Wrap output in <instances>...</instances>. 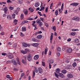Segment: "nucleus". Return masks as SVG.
<instances>
[{"label": "nucleus", "mask_w": 80, "mask_h": 80, "mask_svg": "<svg viewBox=\"0 0 80 80\" xmlns=\"http://www.w3.org/2000/svg\"><path fill=\"white\" fill-rule=\"evenodd\" d=\"M55 75L56 77H57V78H58V77H59L62 78H65V76H64V74L62 73H59L58 75V74H57L56 73H55Z\"/></svg>", "instance_id": "1"}, {"label": "nucleus", "mask_w": 80, "mask_h": 80, "mask_svg": "<svg viewBox=\"0 0 80 80\" xmlns=\"http://www.w3.org/2000/svg\"><path fill=\"white\" fill-rule=\"evenodd\" d=\"M36 73H38V69L36 67H34V70H33V71L32 72L33 73V78H34V77L35 76V72Z\"/></svg>", "instance_id": "2"}, {"label": "nucleus", "mask_w": 80, "mask_h": 80, "mask_svg": "<svg viewBox=\"0 0 80 80\" xmlns=\"http://www.w3.org/2000/svg\"><path fill=\"white\" fill-rule=\"evenodd\" d=\"M27 60L28 61L30 62L32 60V56H31V55L29 54L28 55L27 57Z\"/></svg>", "instance_id": "3"}, {"label": "nucleus", "mask_w": 80, "mask_h": 80, "mask_svg": "<svg viewBox=\"0 0 80 80\" xmlns=\"http://www.w3.org/2000/svg\"><path fill=\"white\" fill-rule=\"evenodd\" d=\"M72 20H75L77 22H79V17L77 16H75L72 18Z\"/></svg>", "instance_id": "4"}, {"label": "nucleus", "mask_w": 80, "mask_h": 80, "mask_svg": "<svg viewBox=\"0 0 80 80\" xmlns=\"http://www.w3.org/2000/svg\"><path fill=\"white\" fill-rule=\"evenodd\" d=\"M58 11L59 12V13H61L63 10V3L62 4V5L61 7V9L60 8L58 9Z\"/></svg>", "instance_id": "5"}, {"label": "nucleus", "mask_w": 80, "mask_h": 80, "mask_svg": "<svg viewBox=\"0 0 80 80\" xmlns=\"http://www.w3.org/2000/svg\"><path fill=\"white\" fill-rule=\"evenodd\" d=\"M22 47H30V45L29 44H28L27 43H26L25 42H23L22 43Z\"/></svg>", "instance_id": "6"}, {"label": "nucleus", "mask_w": 80, "mask_h": 80, "mask_svg": "<svg viewBox=\"0 0 80 80\" xmlns=\"http://www.w3.org/2000/svg\"><path fill=\"white\" fill-rule=\"evenodd\" d=\"M38 70L39 73H40L41 74L42 73H43V69H42V68H38Z\"/></svg>", "instance_id": "7"}, {"label": "nucleus", "mask_w": 80, "mask_h": 80, "mask_svg": "<svg viewBox=\"0 0 80 80\" xmlns=\"http://www.w3.org/2000/svg\"><path fill=\"white\" fill-rule=\"evenodd\" d=\"M8 58H9L10 59L13 58V54L11 53H9L8 55Z\"/></svg>", "instance_id": "8"}, {"label": "nucleus", "mask_w": 80, "mask_h": 80, "mask_svg": "<svg viewBox=\"0 0 80 80\" xmlns=\"http://www.w3.org/2000/svg\"><path fill=\"white\" fill-rule=\"evenodd\" d=\"M12 62L13 63V65H17V63L16 61L14 59H12Z\"/></svg>", "instance_id": "9"}, {"label": "nucleus", "mask_w": 80, "mask_h": 80, "mask_svg": "<svg viewBox=\"0 0 80 80\" xmlns=\"http://www.w3.org/2000/svg\"><path fill=\"white\" fill-rule=\"evenodd\" d=\"M38 58H39V56L38 55H36L34 57L33 59L35 60H37V59H38Z\"/></svg>", "instance_id": "10"}, {"label": "nucleus", "mask_w": 80, "mask_h": 80, "mask_svg": "<svg viewBox=\"0 0 80 80\" xmlns=\"http://www.w3.org/2000/svg\"><path fill=\"white\" fill-rule=\"evenodd\" d=\"M32 46H33L34 47H37L38 46V44L37 43H34L32 44Z\"/></svg>", "instance_id": "11"}, {"label": "nucleus", "mask_w": 80, "mask_h": 80, "mask_svg": "<svg viewBox=\"0 0 80 80\" xmlns=\"http://www.w3.org/2000/svg\"><path fill=\"white\" fill-rule=\"evenodd\" d=\"M4 13L6 14H7V11H8V8H7L5 7L4 9Z\"/></svg>", "instance_id": "12"}, {"label": "nucleus", "mask_w": 80, "mask_h": 80, "mask_svg": "<svg viewBox=\"0 0 80 80\" xmlns=\"http://www.w3.org/2000/svg\"><path fill=\"white\" fill-rule=\"evenodd\" d=\"M79 3H72L71 4V5H73V6H78V4Z\"/></svg>", "instance_id": "13"}, {"label": "nucleus", "mask_w": 80, "mask_h": 80, "mask_svg": "<svg viewBox=\"0 0 80 80\" xmlns=\"http://www.w3.org/2000/svg\"><path fill=\"white\" fill-rule=\"evenodd\" d=\"M28 21H22L21 24L22 25H24L25 23H28Z\"/></svg>", "instance_id": "14"}, {"label": "nucleus", "mask_w": 80, "mask_h": 80, "mask_svg": "<svg viewBox=\"0 0 80 80\" xmlns=\"http://www.w3.org/2000/svg\"><path fill=\"white\" fill-rule=\"evenodd\" d=\"M7 18L8 20H12V16L11 15H8L7 17Z\"/></svg>", "instance_id": "15"}, {"label": "nucleus", "mask_w": 80, "mask_h": 80, "mask_svg": "<svg viewBox=\"0 0 80 80\" xmlns=\"http://www.w3.org/2000/svg\"><path fill=\"white\" fill-rule=\"evenodd\" d=\"M42 38V35H39L37 36L38 39H41Z\"/></svg>", "instance_id": "16"}, {"label": "nucleus", "mask_w": 80, "mask_h": 80, "mask_svg": "<svg viewBox=\"0 0 80 80\" xmlns=\"http://www.w3.org/2000/svg\"><path fill=\"white\" fill-rule=\"evenodd\" d=\"M22 32H25V31L27 30V29L26 28H25V27H22Z\"/></svg>", "instance_id": "17"}, {"label": "nucleus", "mask_w": 80, "mask_h": 80, "mask_svg": "<svg viewBox=\"0 0 80 80\" xmlns=\"http://www.w3.org/2000/svg\"><path fill=\"white\" fill-rule=\"evenodd\" d=\"M17 23H18V20L16 19H14L13 21V23L16 25L17 24Z\"/></svg>", "instance_id": "18"}, {"label": "nucleus", "mask_w": 80, "mask_h": 80, "mask_svg": "<svg viewBox=\"0 0 80 80\" xmlns=\"http://www.w3.org/2000/svg\"><path fill=\"white\" fill-rule=\"evenodd\" d=\"M65 62L66 63H69L70 62V59H68V58H67L65 61Z\"/></svg>", "instance_id": "19"}, {"label": "nucleus", "mask_w": 80, "mask_h": 80, "mask_svg": "<svg viewBox=\"0 0 80 80\" xmlns=\"http://www.w3.org/2000/svg\"><path fill=\"white\" fill-rule=\"evenodd\" d=\"M22 63L23 64H25V65H27V61L24 59H22Z\"/></svg>", "instance_id": "20"}, {"label": "nucleus", "mask_w": 80, "mask_h": 80, "mask_svg": "<svg viewBox=\"0 0 80 80\" xmlns=\"http://www.w3.org/2000/svg\"><path fill=\"white\" fill-rule=\"evenodd\" d=\"M21 53H22V54H25L27 53V52L25 51L22 50H21Z\"/></svg>", "instance_id": "21"}, {"label": "nucleus", "mask_w": 80, "mask_h": 80, "mask_svg": "<svg viewBox=\"0 0 80 80\" xmlns=\"http://www.w3.org/2000/svg\"><path fill=\"white\" fill-rule=\"evenodd\" d=\"M39 5L40 4H39V3L36 2L35 4V7H38L39 6Z\"/></svg>", "instance_id": "22"}, {"label": "nucleus", "mask_w": 80, "mask_h": 80, "mask_svg": "<svg viewBox=\"0 0 80 80\" xmlns=\"http://www.w3.org/2000/svg\"><path fill=\"white\" fill-rule=\"evenodd\" d=\"M32 40L33 42H38V40L35 39V38H32Z\"/></svg>", "instance_id": "23"}, {"label": "nucleus", "mask_w": 80, "mask_h": 80, "mask_svg": "<svg viewBox=\"0 0 80 80\" xmlns=\"http://www.w3.org/2000/svg\"><path fill=\"white\" fill-rule=\"evenodd\" d=\"M75 43H78L79 42V39L77 38H76L75 39Z\"/></svg>", "instance_id": "24"}, {"label": "nucleus", "mask_w": 80, "mask_h": 80, "mask_svg": "<svg viewBox=\"0 0 80 80\" xmlns=\"http://www.w3.org/2000/svg\"><path fill=\"white\" fill-rule=\"evenodd\" d=\"M17 62L18 63L19 65H20V60H19V58H17Z\"/></svg>", "instance_id": "25"}, {"label": "nucleus", "mask_w": 80, "mask_h": 80, "mask_svg": "<svg viewBox=\"0 0 80 80\" xmlns=\"http://www.w3.org/2000/svg\"><path fill=\"white\" fill-rule=\"evenodd\" d=\"M20 17L21 20L23 19V18H24V15H23V14H21Z\"/></svg>", "instance_id": "26"}, {"label": "nucleus", "mask_w": 80, "mask_h": 80, "mask_svg": "<svg viewBox=\"0 0 80 80\" xmlns=\"http://www.w3.org/2000/svg\"><path fill=\"white\" fill-rule=\"evenodd\" d=\"M39 23V24L38 25L39 27H41L42 26H43V23L42 22H41Z\"/></svg>", "instance_id": "27"}, {"label": "nucleus", "mask_w": 80, "mask_h": 80, "mask_svg": "<svg viewBox=\"0 0 80 80\" xmlns=\"http://www.w3.org/2000/svg\"><path fill=\"white\" fill-rule=\"evenodd\" d=\"M57 50L58 52H61L62 50V48H61L60 47H58L57 48Z\"/></svg>", "instance_id": "28"}, {"label": "nucleus", "mask_w": 80, "mask_h": 80, "mask_svg": "<svg viewBox=\"0 0 80 80\" xmlns=\"http://www.w3.org/2000/svg\"><path fill=\"white\" fill-rule=\"evenodd\" d=\"M62 72L63 73H64V74H65V73H67V71H66V70L63 69L62 71Z\"/></svg>", "instance_id": "29"}, {"label": "nucleus", "mask_w": 80, "mask_h": 80, "mask_svg": "<svg viewBox=\"0 0 80 80\" xmlns=\"http://www.w3.org/2000/svg\"><path fill=\"white\" fill-rule=\"evenodd\" d=\"M41 22V20L40 19H38L36 21V22L37 23H40Z\"/></svg>", "instance_id": "30"}, {"label": "nucleus", "mask_w": 80, "mask_h": 80, "mask_svg": "<svg viewBox=\"0 0 80 80\" xmlns=\"http://www.w3.org/2000/svg\"><path fill=\"white\" fill-rule=\"evenodd\" d=\"M73 67H75L77 66V64L76 62H74L72 65Z\"/></svg>", "instance_id": "31"}, {"label": "nucleus", "mask_w": 80, "mask_h": 80, "mask_svg": "<svg viewBox=\"0 0 80 80\" xmlns=\"http://www.w3.org/2000/svg\"><path fill=\"white\" fill-rule=\"evenodd\" d=\"M60 69L59 68H57L56 69V72L58 73L60 72Z\"/></svg>", "instance_id": "32"}, {"label": "nucleus", "mask_w": 80, "mask_h": 80, "mask_svg": "<svg viewBox=\"0 0 80 80\" xmlns=\"http://www.w3.org/2000/svg\"><path fill=\"white\" fill-rule=\"evenodd\" d=\"M49 62L51 64L53 63V59H51L49 61Z\"/></svg>", "instance_id": "33"}, {"label": "nucleus", "mask_w": 80, "mask_h": 80, "mask_svg": "<svg viewBox=\"0 0 80 80\" xmlns=\"http://www.w3.org/2000/svg\"><path fill=\"white\" fill-rule=\"evenodd\" d=\"M52 29L54 31V32H55L56 31V26H54L53 27Z\"/></svg>", "instance_id": "34"}, {"label": "nucleus", "mask_w": 80, "mask_h": 80, "mask_svg": "<svg viewBox=\"0 0 80 80\" xmlns=\"http://www.w3.org/2000/svg\"><path fill=\"white\" fill-rule=\"evenodd\" d=\"M76 34V33L75 32H73L71 33V35L72 36H74V35H75Z\"/></svg>", "instance_id": "35"}, {"label": "nucleus", "mask_w": 80, "mask_h": 80, "mask_svg": "<svg viewBox=\"0 0 80 80\" xmlns=\"http://www.w3.org/2000/svg\"><path fill=\"white\" fill-rule=\"evenodd\" d=\"M58 10H56L55 12V15H56V16H57L58 15Z\"/></svg>", "instance_id": "36"}, {"label": "nucleus", "mask_w": 80, "mask_h": 80, "mask_svg": "<svg viewBox=\"0 0 80 80\" xmlns=\"http://www.w3.org/2000/svg\"><path fill=\"white\" fill-rule=\"evenodd\" d=\"M44 9H45V7H41L39 11H42V10H44Z\"/></svg>", "instance_id": "37"}, {"label": "nucleus", "mask_w": 80, "mask_h": 80, "mask_svg": "<svg viewBox=\"0 0 80 80\" xmlns=\"http://www.w3.org/2000/svg\"><path fill=\"white\" fill-rule=\"evenodd\" d=\"M67 53H70V48H69L67 49Z\"/></svg>", "instance_id": "38"}, {"label": "nucleus", "mask_w": 80, "mask_h": 80, "mask_svg": "<svg viewBox=\"0 0 80 80\" xmlns=\"http://www.w3.org/2000/svg\"><path fill=\"white\" fill-rule=\"evenodd\" d=\"M25 75V73H24L23 72L21 74V78H22V77H23V76Z\"/></svg>", "instance_id": "39"}, {"label": "nucleus", "mask_w": 80, "mask_h": 80, "mask_svg": "<svg viewBox=\"0 0 80 80\" xmlns=\"http://www.w3.org/2000/svg\"><path fill=\"white\" fill-rule=\"evenodd\" d=\"M15 15H15V13L12 14V18L14 19H15Z\"/></svg>", "instance_id": "40"}, {"label": "nucleus", "mask_w": 80, "mask_h": 80, "mask_svg": "<svg viewBox=\"0 0 80 80\" xmlns=\"http://www.w3.org/2000/svg\"><path fill=\"white\" fill-rule=\"evenodd\" d=\"M18 12H19L18 11H17V10H15L14 11V13H16V15H18Z\"/></svg>", "instance_id": "41"}, {"label": "nucleus", "mask_w": 80, "mask_h": 80, "mask_svg": "<svg viewBox=\"0 0 80 80\" xmlns=\"http://www.w3.org/2000/svg\"><path fill=\"white\" fill-rule=\"evenodd\" d=\"M53 33H51V35L50 38H51V39H52V38H53Z\"/></svg>", "instance_id": "42"}, {"label": "nucleus", "mask_w": 80, "mask_h": 80, "mask_svg": "<svg viewBox=\"0 0 80 80\" xmlns=\"http://www.w3.org/2000/svg\"><path fill=\"white\" fill-rule=\"evenodd\" d=\"M20 36H21V37H23L24 36H25V35H24V34H23V33L22 32H20Z\"/></svg>", "instance_id": "43"}, {"label": "nucleus", "mask_w": 80, "mask_h": 80, "mask_svg": "<svg viewBox=\"0 0 80 80\" xmlns=\"http://www.w3.org/2000/svg\"><path fill=\"white\" fill-rule=\"evenodd\" d=\"M2 55L3 56H5V55H7V53L3 52L2 53Z\"/></svg>", "instance_id": "44"}, {"label": "nucleus", "mask_w": 80, "mask_h": 80, "mask_svg": "<svg viewBox=\"0 0 80 80\" xmlns=\"http://www.w3.org/2000/svg\"><path fill=\"white\" fill-rule=\"evenodd\" d=\"M48 8L47 7L45 8V11L46 13L47 12H48Z\"/></svg>", "instance_id": "45"}, {"label": "nucleus", "mask_w": 80, "mask_h": 80, "mask_svg": "<svg viewBox=\"0 0 80 80\" xmlns=\"http://www.w3.org/2000/svg\"><path fill=\"white\" fill-rule=\"evenodd\" d=\"M9 8L10 10H13V9H14L13 7H10Z\"/></svg>", "instance_id": "46"}, {"label": "nucleus", "mask_w": 80, "mask_h": 80, "mask_svg": "<svg viewBox=\"0 0 80 80\" xmlns=\"http://www.w3.org/2000/svg\"><path fill=\"white\" fill-rule=\"evenodd\" d=\"M72 31H79V30L78 29H72Z\"/></svg>", "instance_id": "47"}, {"label": "nucleus", "mask_w": 80, "mask_h": 80, "mask_svg": "<svg viewBox=\"0 0 80 80\" xmlns=\"http://www.w3.org/2000/svg\"><path fill=\"white\" fill-rule=\"evenodd\" d=\"M24 14L27 15L28 14V11L27 10L24 12Z\"/></svg>", "instance_id": "48"}, {"label": "nucleus", "mask_w": 80, "mask_h": 80, "mask_svg": "<svg viewBox=\"0 0 80 80\" xmlns=\"http://www.w3.org/2000/svg\"><path fill=\"white\" fill-rule=\"evenodd\" d=\"M40 20H41L42 21V22H44V21H43V20H44V18H40Z\"/></svg>", "instance_id": "49"}, {"label": "nucleus", "mask_w": 80, "mask_h": 80, "mask_svg": "<svg viewBox=\"0 0 80 80\" xmlns=\"http://www.w3.org/2000/svg\"><path fill=\"white\" fill-rule=\"evenodd\" d=\"M16 10L17 11H18V12H19V11H20V9L19 8H17Z\"/></svg>", "instance_id": "50"}, {"label": "nucleus", "mask_w": 80, "mask_h": 80, "mask_svg": "<svg viewBox=\"0 0 80 80\" xmlns=\"http://www.w3.org/2000/svg\"><path fill=\"white\" fill-rule=\"evenodd\" d=\"M37 33L40 34L42 33V32L41 31H40L37 32Z\"/></svg>", "instance_id": "51"}, {"label": "nucleus", "mask_w": 80, "mask_h": 80, "mask_svg": "<svg viewBox=\"0 0 80 80\" xmlns=\"http://www.w3.org/2000/svg\"><path fill=\"white\" fill-rule=\"evenodd\" d=\"M25 52H26V53H27V52H28V51H29V50L28 49L26 48L25 49Z\"/></svg>", "instance_id": "52"}, {"label": "nucleus", "mask_w": 80, "mask_h": 80, "mask_svg": "<svg viewBox=\"0 0 80 80\" xmlns=\"http://www.w3.org/2000/svg\"><path fill=\"white\" fill-rule=\"evenodd\" d=\"M30 11V12H33V11H34V10L33 8H31V9Z\"/></svg>", "instance_id": "53"}, {"label": "nucleus", "mask_w": 80, "mask_h": 80, "mask_svg": "<svg viewBox=\"0 0 80 80\" xmlns=\"http://www.w3.org/2000/svg\"><path fill=\"white\" fill-rule=\"evenodd\" d=\"M6 77L7 78H10V75H8Z\"/></svg>", "instance_id": "54"}, {"label": "nucleus", "mask_w": 80, "mask_h": 80, "mask_svg": "<svg viewBox=\"0 0 80 80\" xmlns=\"http://www.w3.org/2000/svg\"><path fill=\"white\" fill-rule=\"evenodd\" d=\"M7 2L8 3H12V1L10 0H8L7 1Z\"/></svg>", "instance_id": "55"}, {"label": "nucleus", "mask_w": 80, "mask_h": 80, "mask_svg": "<svg viewBox=\"0 0 80 80\" xmlns=\"http://www.w3.org/2000/svg\"><path fill=\"white\" fill-rule=\"evenodd\" d=\"M49 68L50 69L51 68L52 66L51 65V64H50V63H49Z\"/></svg>", "instance_id": "56"}, {"label": "nucleus", "mask_w": 80, "mask_h": 80, "mask_svg": "<svg viewBox=\"0 0 80 80\" xmlns=\"http://www.w3.org/2000/svg\"><path fill=\"white\" fill-rule=\"evenodd\" d=\"M45 26L46 27H48V24L47 23H46L45 24Z\"/></svg>", "instance_id": "57"}, {"label": "nucleus", "mask_w": 80, "mask_h": 80, "mask_svg": "<svg viewBox=\"0 0 80 80\" xmlns=\"http://www.w3.org/2000/svg\"><path fill=\"white\" fill-rule=\"evenodd\" d=\"M42 66H43V67H44V66H45V62H42Z\"/></svg>", "instance_id": "58"}, {"label": "nucleus", "mask_w": 80, "mask_h": 80, "mask_svg": "<svg viewBox=\"0 0 80 80\" xmlns=\"http://www.w3.org/2000/svg\"><path fill=\"white\" fill-rule=\"evenodd\" d=\"M57 56H58V57H59V56H60V53H59V52H58L57 53Z\"/></svg>", "instance_id": "59"}, {"label": "nucleus", "mask_w": 80, "mask_h": 80, "mask_svg": "<svg viewBox=\"0 0 80 80\" xmlns=\"http://www.w3.org/2000/svg\"><path fill=\"white\" fill-rule=\"evenodd\" d=\"M67 76L68 78H70V74H68Z\"/></svg>", "instance_id": "60"}, {"label": "nucleus", "mask_w": 80, "mask_h": 80, "mask_svg": "<svg viewBox=\"0 0 80 80\" xmlns=\"http://www.w3.org/2000/svg\"><path fill=\"white\" fill-rule=\"evenodd\" d=\"M14 70H15V71H18V69L16 68H14L13 69Z\"/></svg>", "instance_id": "61"}, {"label": "nucleus", "mask_w": 80, "mask_h": 80, "mask_svg": "<svg viewBox=\"0 0 80 80\" xmlns=\"http://www.w3.org/2000/svg\"><path fill=\"white\" fill-rule=\"evenodd\" d=\"M4 32H1L0 34V35H4Z\"/></svg>", "instance_id": "62"}, {"label": "nucleus", "mask_w": 80, "mask_h": 80, "mask_svg": "<svg viewBox=\"0 0 80 80\" xmlns=\"http://www.w3.org/2000/svg\"><path fill=\"white\" fill-rule=\"evenodd\" d=\"M62 50H65V47H62Z\"/></svg>", "instance_id": "63"}, {"label": "nucleus", "mask_w": 80, "mask_h": 80, "mask_svg": "<svg viewBox=\"0 0 80 80\" xmlns=\"http://www.w3.org/2000/svg\"><path fill=\"white\" fill-rule=\"evenodd\" d=\"M28 80H30V78H31V77H30V76H29L28 77Z\"/></svg>", "instance_id": "64"}]
</instances>
